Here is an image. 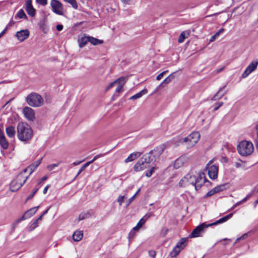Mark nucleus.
<instances>
[{
	"label": "nucleus",
	"instance_id": "obj_1",
	"mask_svg": "<svg viewBox=\"0 0 258 258\" xmlns=\"http://www.w3.org/2000/svg\"><path fill=\"white\" fill-rule=\"evenodd\" d=\"M17 137L22 142L28 143L33 137V131L26 123L19 122L17 127Z\"/></svg>",
	"mask_w": 258,
	"mask_h": 258
},
{
	"label": "nucleus",
	"instance_id": "obj_2",
	"mask_svg": "<svg viewBox=\"0 0 258 258\" xmlns=\"http://www.w3.org/2000/svg\"><path fill=\"white\" fill-rule=\"evenodd\" d=\"M154 159L150 157L149 154H144L135 164L134 170L136 172H140L149 168L154 163Z\"/></svg>",
	"mask_w": 258,
	"mask_h": 258
},
{
	"label": "nucleus",
	"instance_id": "obj_3",
	"mask_svg": "<svg viewBox=\"0 0 258 258\" xmlns=\"http://www.w3.org/2000/svg\"><path fill=\"white\" fill-rule=\"evenodd\" d=\"M26 101L27 104L33 107H39L43 105L44 100L42 97L39 94L32 92L26 97Z\"/></svg>",
	"mask_w": 258,
	"mask_h": 258
},
{
	"label": "nucleus",
	"instance_id": "obj_4",
	"mask_svg": "<svg viewBox=\"0 0 258 258\" xmlns=\"http://www.w3.org/2000/svg\"><path fill=\"white\" fill-rule=\"evenodd\" d=\"M238 152L242 156H246L250 155L253 151L252 143L246 141H241L237 147Z\"/></svg>",
	"mask_w": 258,
	"mask_h": 258
},
{
	"label": "nucleus",
	"instance_id": "obj_5",
	"mask_svg": "<svg viewBox=\"0 0 258 258\" xmlns=\"http://www.w3.org/2000/svg\"><path fill=\"white\" fill-rule=\"evenodd\" d=\"M29 176H23L22 173H19L16 179L11 181L10 183V190L16 191L19 190L26 182Z\"/></svg>",
	"mask_w": 258,
	"mask_h": 258
},
{
	"label": "nucleus",
	"instance_id": "obj_6",
	"mask_svg": "<svg viewBox=\"0 0 258 258\" xmlns=\"http://www.w3.org/2000/svg\"><path fill=\"white\" fill-rule=\"evenodd\" d=\"M200 134L198 132H194L189 135L187 137L179 140L181 144L187 143L188 147H191L198 143L200 139Z\"/></svg>",
	"mask_w": 258,
	"mask_h": 258
},
{
	"label": "nucleus",
	"instance_id": "obj_7",
	"mask_svg": "<svg viewBox=\"0 0 258 258\" xmlns=\"http://www.w3.org/2000/svg\"><path fill=\"white\" fill-rule=\"evenodd\" d=\"M205 182L210 183V185L212 184L211 181L206 178L204 172H199L198 177L194 175V181L192 185L195 186L197 191L199 190Z\"/></svg>",
	"mask_w": 258,
	"mask_h": 258
},
{
	"label": "nucleus",
	"instance_id": "obj_8",
	"mask_svg": "<svg viewBox=\"0 0 258 258\" xmlns=\"http://www.w3.org/2000/svg\"><path fill=\"white\" fill-rule=\"evenodd\" d=\"M39 208V206L34 207L32 208L27 210L22 215V216L15 221L12 224V230L14 231L15 227L17 225L21 222L22 221L26 220V219L29 218L35 214Z\"/></svg>",
	"mask_w": 258,
	"mask_h": 258
},
{
	"label": "nucleus",
	"instance_id": "obj_9",
	"mask_svg": "<svg viewBox=\"0 0 258 258\" xmlns=\"http://www.w3.org/2000/svg\"><path fill=\"white\" fill-rule=\"evenodd\" d=\"M50 6L54 13L59 15H63V6L60 2L57 0H51Z\"/></svg>",
	"mask_w": 258,
	"mask_h": 258
},
{
	"label": "nucleus",
	"instance_id": "obj_10",
	"mask_svg": "<svg viewBox=\"0 0 258 258\" xmlns=\"http://www.w3.org/2000/svg\"><path fill=\"white\" fill-rule=\"evenodd\" d=\"M194 181V175L190 173L187 174L182 177L179 182V186L180 187H185L188 184L192 185Z\"/></svg>",
	"mask_w": 258,
	"mask_h": 258
},
{
	"label": "nucleus",
	"instance_id": "obj_11",
	"mask_svg": "<svg viewBox=\"0 0 258 258\" xmlns=\"http://www.w3.org/2000/svg\"><path fill=\"white\" fill-rule=\"evenodd\" d=\"M210 227L208 226V224H206L205 223H203L197 226L190 234V237H197L201 236V234L204 232V230Z\"/></svg>",
	"mask_w": 258,
	"mask_h": 258
},
{
	"label": "nucleus",
	"instance_id": "obj_12",
	"mask_svg": "<svg viewBox=\"0 0 258 258\" xmlns=\"http://www.w3.org/2000/svg\"><path fill=\"white\" fill-rule=\"evenodd\" d=\"M164 149V145L160 146L159 147H157L154 150H151L149 153L147 154H149L150 157H153L154 159V162H155L156 159L160 157V156L162 154Z\"/></svg>",
	"mask_w": 258,
	"mask_h": 258
},
{
	"label": "nucleus",
	"instance_id": "obj_13",
	"mask_svg": "<svg viewBox=\"0 0 258 258\" xmlns=\"http://www.w3.org/2000/svg\"><path fill=\"white\" fill-rule=\"evenodd\" d=\"M23 112L25 117L30 121H34L35 116L34 110L30 107H25L23 108Z\"/></svg>",
	"mask_w": 258,
	"mask_h": 258
},
{
	"label": "nucleus",
	"instance_id": "obj_14",
	"mask_svg": "<svg viewBox=\"0 0 258 258\" xmlns=\"http://www.w3.org/2000/svg\"><path fill=\"white\" fill-rule=\"evenodd\" d=\"M29 31L28 29H25L18 31L15 36L20 41L23 42L29 37Z\"/></svg>",
	"mask_w": 258,
	"mask_h": 258
},
{
	"label": "nucleus",
	"instance_id": "obj_15",
	"mask_svg": "<svg viewBox=\"0 0 258 258\" xmlns=\"http://www.w3.org/2000/svg\"><path fill=\"white\" fill-rule=\"evenodd\" d=\"M25 6V9L28 14L31 17H34L36 15V10L32 6V0H27Z\"/></svg>",
	"mask_w": 258,
	"mask_h": 258
},
{
	"label": "nucleus",
	"instance_id": "obj_16",
	"mask_svg": "<svg viewBox=\"0 0 258 258\" xmlns=\"http://www.w3.org/2000/svg\"><path fill=\"white\" fill-rule=\"evenodd\" d=\"M218 168L217 166L212 165L208 169V175L212 179H215L217 178Z\"/></svg>",
	"mask_w": 258,
	"mask_h": 258
},
{
	"label": "nucleus",
	"instance_id": "obj_17",
	"mask_svg": "<svg viewBox=\"0 0 258 258\" xmlns=\"http://www.w3.org/2000/svg\"><path fill=\"white\" fill-rule=\"evenodd\" d=\"M9 143L5 135L0 128V146L4 150H7L9 147Z\"/></svg>",
	"mask_w": 258,
	"mask_h": 258
},
{
	"label": "nucleus",
	"instance_id": "obj_18",
	"mask_svg": "<svg viewBox=\"0 0 258 258\" xmlns=\"http://www.w3.org/2000/svg\"><path fill=\"white\" fill-rule=\"evenodd\" d=\"M233 214V213H230L229 214L217 220L216 222L208 224V226H212L217 225L218 224L224 223V222L227 221V220H228L229 219H230L232 217Z\"/></svg>",
	"mask_w": 258,
	"mask_h": 258
},
{
	"label": "nucleus",
	"instance_id": "obj_19",
	"mask_svg": "<svg viewBox=\"0 0 258 258\" xmlns=\"http://www.w3.org/2000/svg\"><path fill=\"white\" fill-rule=\"evenodd\" d=\"M6 132L7 136L10 138H14L16 135V130L15 126L9 125L6 128Z\"/></svg>",
	"mask_w": 258,
	"mask_h": 258
},
{
	"label": "nucleus",
	"instance_id": "obj_20",
	"mask_svg": "<svg viewBox=\"0 0 258 258\" xmlns=\"http://www.w3.org/2000/svg\"><path fill=\"white\" fill-rule=\"evenodd\" d=\"M142 153L139 152H136L131 154L125 160L124 162L125 163H127L129 162L133 161L139 158L141 155Z\"/></svg>",
	"mask_w": 258,
	"mask_h": 258
},
{
	"label": "nucleus",
	"instance_id": "obj_21",
	"mask_svg": "<svg viewBox=\"0 0 258 258\" xmlns=\"http://www.w3.org/2000/svg\"><path fill=\"white\" fill-rule=\"evenodd\" d=\"M42 160V158L34 162L33 163L30 164L28 167V168H29V169L30 170L29 175L33 173V172L35 170V169L40 164V163H41Z\"/></svg>",
	"mask_w": 258,
	"mask_h": 258
},
{
	"label": "nucleus",
	"instance_id": "obj_22",
	"mask_svg": "<svg viewBox=\"0 0 258 258\" xmlns=\"http://www.w3.org/2000/svg\"><path fill=\"white\" fill-rule=\"evenodd\" d=\"M225 86H223L221 87L219 91L217 92V93L213 97L212 100L216 101L221 98L225 94H226V91L223 92V90L224 89Z\"/></svg>",
	"mask_w": 258,
	"mask_h": 258
},
{
	"label": "nucleus",
	"instance_id": "obj_23",
	"mask_svg": "<svg viewBox=\"0 0 258 258\" xmlns=\"http://www.w3.org/2000/svg\"><path fill=\"white\" fill-rule=\"evenodd\" d=\"M89 42V36H84L78 39L79 45L80 48L84 47Z\"/></svg>",
	"mask_w": 258,
	"mask_h": 258
},
{
	"label": "nucleus",
	"instance_id": "obj_24",
	"mask_svg": "<svg viewBox=\"0 0 258 258\" xmlns=\"http://www.w3.org/2000/svg\"><path fill=\"white\" fill-rule=\"evenodd\" d=\"M187 238H182L177 243L175 246L181 250L186 246V242H187Z\"/></svg>",
	"mask_w": 258,
	"mask_h": 258
},
{
	"label": "nucleus",
	"instance_id": "obj_25",
	"mask_svg": "<svg viewBox=\"0 0 258 258\" xmlns=\"http://www.w3.org/2000/svg\"><path fill=\"white\" fill-rule=\"evenodd\" d=\"M83 232L80 231H76L74 232L73 235V240L75 241H79L83 237Z\"/></svg>",
	"mask_w": 258,
	"mask_h": 258
},
{
	"label": "nucleus",
	"instance_id": "obj_26",
	"mask_svg": "<svg viewBox=\"0 0 258 258\" xmlns=\"http://www.w3.org/2000/svg\"><path fill=\"white\" fill-rule=\"evenodd\" d=\"M258 65V59L255 61H252L246 68V69L250 72L252 73L253 71L255 70Z\"/></svg>",
	"mask_w": 258,
	"mask_h": 258
},
{
	"label": "nucleus",
	"instance_id": "obj_27",
	"mask_svg": "<svg viewBox=\"0 0 258 258\" xmlns=\"http://www.w3.org/2000/svg\"><path fill=\"white\" fill-rule=\"evenodd\" d=\"M148 92V90L146 89H144L141 91L140 92H138V93L135 94L134 95L132 96L130 98V100H135L137 99H138L140 97H141L143 95L146 94Z\"/></svg>",
	"mask_w": 258,
	"mask_h": 258
},
{
	"label": "nucleus",
	"instance_id": "obj_28",
	"mask_svg": "<svg viewBox=\"0 0 258 258\" xmlns=\"http://www.w3.org/2000/svg\"><path fill=\"white\" fill-rule=\"evenodd\" d=\"M89 42L93 45H97L103 43V41L89 36Z\"/></svg>",
	"mask_w": 258,
	"mask_h": 258
},
{
	"label": "nucleus",
	"instance_id": "obj_29",
	"mask_svg": "<svg viewBox=\"0 0 258 258\" xmlns=\"http://www.w3.org/2000/svg\"><path fill=\"white\" fill-rule=\"evenodd\" d=\"M15 18H19L20 19H25L27 20L28 17L27 15L25 14L24 10L23 9L20 10L17 14L15 16Z\"/></svg>",
	"mask_w": 258,
	"mask_h": 258
},
{
	"label": "nucleus",
	"instance_id": "obj_30",
	"mask_svg": "<svg viewBox=\"0 0 258 258\" xmlns=\"http://www.w3.org/2000/svg\"><path fill=\"white\" fill-rule=\"evenodd\" d=\"M91 211H88L87 212H82L79 216V220H83L84 219H85L87 218L91 217Z\"/></svg>",
	"mask_w": 258,
	"mask_h": 258
},
{
	"label": "nucleus",
	"instance_id": "obj_31",
	"mask_svg": "<svg viewBox=\"0 0 258 258\" xmlns=\"http://www.w3.org/2000/svg\"><path fill=\"white\" fill-rule=\"evenodd\" d=\"M171 82V80H170V78L168 77V76L157 87V88L156 89L155 91H154V92H156L158 89L160 87H164V85H166V84H169L170 82Z\"/></svg>",
	"mask_w": 258,
	"mask_h": 258
},
{
	"label": "nucleus",
	"instance_id": "obj_32",
	"mask_svg": "<svg viewBox=\"0 0 258 258\" xmlns=\"http://www.w3.org/2000/svg\"><path fill=\"white\" fill-rule=\"evenodd\" d=\"M181 250L175 246L172 250L170 252V256L172 257L176 256L180 252Z\"/></svg>",
	"mask_w": 258,
	"mask_h": 258
},
{
	"label": "nucleus",
	"instance_id": "obj_33",
	"mask_svg": "<svg viewBox=\"0 0 258 258\" xmlns=\"http://www.w3.org/2000/svg\"><path fill=\"white\" fill-rule=\"evenodd\" d=\"M38 25L39 26L40 29L44 33H46L48 31V28H47L46 25H45L44 21H40L38 23Z\"/></svg>",
	"mask_w": 258,
	"mask_h": 258
},
{
	"label": "nucleus",
	"instance_id": "obj_34",
	"mask_svg": "<svg viewBox=\"0 0 258 258\" xmlns=\"http://www.w3.org/2000/svg\"><path fill=\"white\" fill-rule=\"evenodd\" d=\"M182 162L180 159H177L175 161L174 163V168L175 169L179 168L182 165Z\"/></svg>",
	"mask_w": 258,
	"mask_h": 258
},
{
	"label": "nucleus",
	"instance_id": "obj_35",
	"mask_svg": "<svg viewBox=\"0 0 258 258\" xmlns=\"http://www.w3.org/2000/svg\"><path fill=\"white\" fill-rule=\"evenodd\" d=\"M127 80V78L126 77H121L116 80L115 81H116V83H117L118 85L122 83V86H123Z\"/></svg>",
	"mask_w": 258,
	"mask_h": 258
},
{
	"label": "nucleus",
	"instance_id": "obj_36",
	"mask_svg": "<svg viewBox=\"0 0 258 258\" xmlns=\"http://www.w3.org/2000/svg\"><path fill=\"white\" fill-rule=\"evenodd\" d=\"M65 2L69 3L75 9H78V5L76 0H64Z\"/></svg>",
	"mask_w": 258,
	"mask_h": 258
},
{
	"label": "nucleus",
	"instance_id": "obj_37",
	"mask_svg": "<svg viewBox=\"0 0 258 258\" xmlns=\"http://www.w3.org/2000/svg\"><path fill=\"white\" fill-rule=\"evenodd\" d=\"M224 29L222 28L220 29L217 32H216L213 36H212L211 38L210 41H214L219 35L220 33H222L224 32Z\"/></svg>",
	"mask_w": 258,
	"mask_h": 258
},
{
	"label": "nucleus",
	"instance_id": "obj_38",
	"mask_svg": "<svg viewBox=\"0 0 258 258\" xmlns=\"http://www.w3.org/2000/svg\"><path fill=\"white\" fill-rule=\"evenodd\" d=\"M38 188H34L32 191L31 192V193L28 196V197L27 198L26 200V202L27 201H29V200L31 199L36 194V193L37 192V191L38 190Z\"/></svg>",
	"mask_w": 258,
	"mask_h": 258
},
{
	"label": "nucleus",
	"instance_id": "obj_39",
	"mask_svg": "<svg viewBox=\"0 0 258 258\" xmlns=\"http://www.w3.org/2000/svg\"><path fill=\"white\" fill-rule=\"evenodd\" d=\"M155 169L156 168L155 167H152L150 170L146 171L145 175L148 177H151L154 172Z\"/></svg>",
	"mask_w": 258,
	"mask_h": 258
},
{
	"label": "nucleus",
	"instance_id": "obj_40",
	"mask_svg": "<svg viewBox=\"0 0 258 258\" xmlns=\"http://www.w3.org/2000/svg\"><path fill=\"white\" fill-rule=\"evenodd\" d=\"M38 226L37 220H35L30 226L29 231H32Z\"/></svg>",
	"mask_w": 258,
	"mask_h": 258
},
{
	"label": "nucleus",
	"instance_id": "obj_41",
	"mask_svg": "<svg viewBox=\"0 0 258 258\" xmlns=\"http://www.w3.org/2000/svg\"><path fill=\"white\" fill-rule=\"evenodd\" d=\"M185 38V34L184 33V32H182L179 35V38H178V42L179 43H182L183 42V41L184 40Z\"/></svg>",
	"mask_w": 258,
	"mask_h": 258
},
{
	"label": "nucleus",
	"instance_id": "obj_42",
	"mask_svg": "<svg viewBox=\"0 0 258 258\" xmlns=\"http://www.w3.org/2000/svg\"><path fill=\"white\" fill-rule=\"evenodd\" d=\"M90 165V163L86 162L85 164H84L79 169L77 174V176L79 175L87 167H88Z\"/></svg>",
	"mask_w": 258,
	"mask_h": 258
},
{
	"label": "nucleus",
	"instance_id": "obj_43",
	"mask_svg": "<svg viewBox=\"0 0 258 258\" xmlns=\"http://www.w3.org/2000/svg\"><path fill=\"white\" fill-rule=\"evenodd\" d=\"M223 104V103L222 102H216L215 104V106L214 108H213V111H215L217 110Z\"/></svg>",
	"mask_w": 258,
	"mask_h": 258
},
{
	"label": "nucleus",
	"instance_id": "obj_44",
	"mask_svg": "<svg viewBox=\"0 0 258 258\" xmlns=\"http://www.w3.org/2000/svg\"><path fill=\"white\" fill-rule=\"evenodd\" d=\"M59 165V163H57V164H50V165H48L47 166V169L49 170V171H51L55 167H57Z\"/></svg>",
	"mask_w": 258,
	"mask_h": 258
},
{
	"label": "nucleus",
	"instance_id": "obj_45",
	"mask_svg": "<svg viewBox=\"0 0 258 258\" xmlns=\"http://www.w3.org/2000/svg\"><path fill=\"white\" fill-rule=\"evenodd\" d=\"M136 235V232L134 230H131L128 235V238L129 241L133 239Z\"/></svg>",
	"mask_w": 258,
	"mask_h": 258
},
{
	"label": "nucleus",
	"instance_id": "obj_46",
	"mask_svg": "<svg viewBox=\"0 0 258 258\" xmlns=\"http://www.w3.org/2000/svg\"><path fill=\"white\" fill-rule=\"evenodd\" d=\"M215 194V191L214 190L213 188L208 191L207 194L204 196V198H207L209 197H211L213 196V195Z\"/></svg>",
	"mask_w": 258,
	"mask_h": 258
},
{
	"label": "nucleus",
	"instance_id": "obj_47",
	"mask_svg": "<svg viewBox=\"0 0 258 258\" xmlns=\"http://www.w3.org/2000/svg\"><path fill=\"white\" fill-rule=\"evenodd\" d=\"M149 256L152 258H155L156 255V251L154 250H150L148 251Z\"/></svg>",
	"mask_w": 258,
	"mask_h": 258
},
{
	"label": "nucleus",
	"instance_id": "obj_48",
	"mask_svg": "<svg viewBox=\"0 0 258 258\" xmlns=\"http://www.w3.org/2000/svg\"><path fill=\"white\" fill-rule=\"evenodd\" d=\"M248 236V234L247 233H244L241 236H240V237H238L235 241V243L237 242V241L240 240H243V239H245V238H246Z\"/></svg>",
	"mask_w": 258,
	"mask_h": 258
},
{
	"label": "nucleus",
	"instance_id": "obj_49",
	"mask_svg": "<svg viewBox=\"0 0 258 258\" xmlns=\"http://www.w3.org/2000/svg\"><path fill=\"white\" fill-rule=\"evenodd\" d=\"M251 73L246 68L241 75L242 78H246Z\"/></svg>",
	"mask_w": 258,
	"mask_h": 258
},
{
	"label": "nucleus",
	"instance_id": "obj_50",
	"mask_svg": "<svg viewBox=\"0 0 258 258\" xmlns=\"http://www.w3.org/2000/svg\"><path fill=\"white\" fill-rule=\"evenodd\" d=\"M168 72V71H163L161 73H160V74H159L157 77H156V79L157 80H160L163 77V76L166 74L167 72Z\"/></svg>",
	"mask_w": 258,
	"mask_h": 258
},
{
	"label": "nucleus",
	"instance_id": "obj_51",
	"mask_svg": "<svg viewBox=\"0 0 258 258\" xmlns=\"http://www.w3.org/2000/svg\"><path fill=\"white\" fill-rule=\"evenodd\" d=\"M124 199V196H119L118 197V199H117V201L119 203V205L120 206H121L122 205V203L123 202Z\"/></svg>",
	"mask_w": 258,
	"mask_h": 258
},
{
	"label": "nucleus",
	"instance_id": "obj_52",
	"mask_svg": "<svg viewBox=\"0 0 258 258\" xmlns=\"http://www.w3.org/2000/svg\"><path fill=\"white\" fill-rule=\"evenodd\" d=\"M140 190V189H139L138 190V191L136 192V193L133 196H132L131 198L129 199L128 202L127 204V206L129 205L130 204V203L135 199V197H136V196L137 195V194H138V192H139Z\"/></svg>",
	"mask_w": 258,
	"mask_h": 258
},
{
	"label": "nucleus",
	"instance_id": "obj_53",
	"mask_svg": "<svg viewBox=\"0 0 258 258\" xmlns=\"http://www.w3.org/2000/svg\"><path fill=\"white\" fill-rule=\"evenodd\" d=\"M168 231H169V229L168 228H162V229L161 230V234H162V236L163 237L166 236V235H167Z\"/></svg>",
	"mask_w": 258,
	"mask_h": 258
},
{
	"label": "nucleus",
	"instance_id": "obj_54",
	"mask_svg": "<svg viewBox=\"0 0 258 258\" xmlns=\"http://www.w3.org/2000/svg\"><path fill=\"white\" fill-rule=\"evenodd\" d=\"M105 154H104V155H105ZM103 155H104V154L97 155L95 156L92 160H91L89 162H87V163H90V164H91L92 163L94 162L97 159H98L101 157H102Z\"/></svg>",
	"mask_w": 258,
	"mask_h": 258
},
{
	"label": "nucleus",
	"instance_id": "obj_55",
	"mask_svg": "<svg viewBox=\"0 0 258 258\" xmlns=\"http://www.w3.org/2000/svg\"><path fill=\"white\" fill-rule=\"evenodd\" d=\"M105 154H104V155H105ZM103 155H104V154L97 155L95 156L92 160H91L89 162H87V163H90V164H91L92 163L94 162L97 159H98L101 157H102Z\"/></svg>",
	"mask_w": 258,
	"mask_h": 258
},
{
	"label": "nucleus",
	"instance_id": "obj_56",
	"mask_svg": "<svg viewBox=\"0 0 258 258\" xmlns=\"http://www.w3.org/2000/svg\"><path fill=\"white\" fill-rule=\"evenodd\" d=\"M123 86H122V83H121V84H119L115 90V92L119 93L122 91Z\"/></svg>",
	"mask_w": 258,
	"mask_h": 258
},
{
	"label": "nucleus",
	"instance_id": "obj_57",
	"mask_svg": "<svg viewBox=\"0 0 258 258\" xmlns=\"http://www.w3.org/2000/svg\"><path fill=\"white\" fill-rule=\"evenodd\" d=\"M219 186H220L221 188L222 189V191L225 190V189H226L229 186V184L227 183L219 185Z\"/></svg>",
	"mask_w": 258,
	"mask_h": 258
},
{
	"label": "nucleus",
	"instance_id": "obj_58",
	"mask_svg": "<svg viewBox=\"0 0 258 258\" xmlns=\"http://www.w3.org/2000/svg\"><path fill=\"white\" fill-rule=\"evenodd\" d=\"M36 2L42 6H45L47 4V0H36Z\"/></svg>",
	"mask_w": 258,
	"mask_h": 258
},
{
	"label": "nucleus",
	"instance_id": "obj_59",
	"mask_svg": "<svg viewBox=\"0 0 258 258\" xmlns=\"http://www.w3.org/2000/svg\"><path fill=\"white\" fill-rule=\"evenodd\" d=\"M116 83V81H114L111 83H110L108 86H107V87L106 88V90L105 91H107L108 90H109L110 88H112L113 86Z\"/></svg>",
	"mask_w": 258,
	"mask_h": 258
},
{
	"label": "nucleus",
	"instance_id": "obj_60",
	"mask_svg": "<svg viewBox=\"0 0 258 258\" xmlns=\"http://www.w3.org/2000/svg\"><path fill=\"white\" fill-rule=\"evenodd\" d=\"M214 190L215 191V194L219 192L222 191V189L221 188L219 185H217L213 188Z\"/></svg>",
	"mask_w": 258,
	"mask_h": 258
},
{
	"label": "nucleus",
	"instance_id": "obj_61",
	"mask_svg": "<svg viewBox=\"0 0 258 258\" xmlns=\"http://www.w3.org/2000/svg\"><path fill=\"white\" fill-rule=\"evenodd\" d=\"M47 178V177L45 175V176H43L42 178H41V179H39L38 183H37V185H40L43 181L46 180Z\"/></svg>",
	"mask_w": 258,
	"mask_h": 258
},
{
	"label": "nucleus",
	"instance_id": "obj_62",
	"mask_svg": "<svg viewBox=\"0 0 258 258\" xmlns=\"http://www.w3.org/2000/svg\"><path fill=\"white\" fill-rule=\"evenodd\" d=\"M253 191H252L251 193L248 194L246 197H245L244 199H243L241 201L243 203L245 202L252 195Z\"/></svg>",
	"mask_w": 258,
	"mask_h": 258
},
{
	"label": "nucleus",
	"instance_id": "obj_63",
	"mask_svg": "<svg viewBox=\"0 0 258 258\" xmlns=\"http://www.w3.org/2000/svg\"><path fill=\"white\" fill-rule=\"evenodd\" d=\"M145 223L144 218H141L139 222L138 223L137 225L139 227H141Z\"/></svg>",
	"mask_w": 258,
	"mask_h": 258
},
{
	"label": "nucleus",
	"instance_id": "obj_64",
	"mask_svg": "<svg viewBox=\"0 0 258 258\" xmlns=\"http://www.w3.org/2000/svg\"><path fill=\"white\" fill-rule=\"evenodd\" d=\"M176 75V72H173L172 74H171L169 76H168V77L170 78V80L172 81L175 78Z\"/></svg>",
	"mask_w": 258,
	"mask_h": 258
}]
</instances>
